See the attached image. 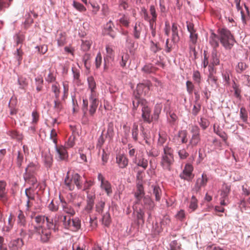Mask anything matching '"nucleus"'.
Segmentation results:
<instances>
[{
  "mask_svg": "<svg viewBox=\"0 0 250 250\" xmlns=\"http://www.w3.org/2000/svg\"><path fill=\"white\" fill-rule=\"evenodd\" d=\"M64 183L70 190L74 189L75 185L78 189L83 190H86L92 185L91 181H87L78 173H74L70 176L68 172L64 179Z\"/></svg>",
  "mask_w": 250,
  "mask_h": 250,
  "instance_id": "obj_1",
  "label": "nucleus"
},
{
  "mask_svg": "<svg viewBox=\"0 0 250 250\" xmlns=\"http://www.w3.org/2000/svg\"><path fill=\"white\" fill-rule=\"evenodd\" d=\"M134 196L135 197V201L134 205H140L149 210H151L154 208V204L153 201L149 196H145V191L142 184H137Z\"/></svg>",
  "mask_w": 250,
  "mask_h": 250,
  "instance_id": "obj_2",
  "label": "nucleus"
},
{
  "mask_svg": "<svg viewBox=\"0 0 250 250\" xmlns=\"http://www.w3.org/2000/svg\"><path fill=\"white\" fill-rule=\"evenodd\" d=\"M173 162V149L167 146H165L163 148V153L161 156L160 165L164 170L170 171Z\"/></svg>",
  "mask_w": 250,
  "mask_h": 250,
  "instance_id": "obj_3",
  "label": "nucleus"
},
{
  "mask_svg": "<svg viewBox=\"0 0 250 250\" xmlns=\"http://www.w3.org/2000/svg\"><path fill=\"white\" fill-rule=\"evenodd\" d=\"M56 136L57 133L55 130L53 129L50 133V138L55 144L56 159L58 161H66L68 156L66 147L62 146L59 147L57 146V140L55 138Z\"/></svg>",
  "mask_w": 250,
  "mask_h": 250,
  "instance_id": "obj_4",
  "label": "nucleus"
},
{
  "mask_svg": "<svg viewBox=\"0 0 250 250\" xmlns=\"http://www.w3.org/2000/svg\"><path fill=\"white\" fill-rule=\"evenodd\" d=\"M220 40L223 46L226 49H230L234 45L235 40L230 32L227 29L220 30Z\"/></svg>",
  "mask_w": 250,
  "mask_h": 250,
  "instance_id": "obj_5",
  "label": "nucleus"
},
{
  "mask_svg": "<svg viewBox=\"0 0 250 250\" xmlns=\"http://www.w3.org/2000/svg\"><path fill=\"white\" fill-rule=\"evenodd\" d=\"M33 232L40 238L42 243H47L51 237V230L45 226H34Z\"/></svg>",
  "mask_w": 250,
  "mask_h": 250,
  "instance_id": "obj_6",
  "label": "nucleus"
},
{
  "mask_svg": "<svg viewBox=\"0 0 250 250\" xmlns=\"http://www.w3.org/2000/svg\"><path fill=\"white\" fill-rule=\"evenodd\" d=\"M189 129L191 136L188 147L193 148L198 145L201 142L200 129L196 125H191Z\"/></svg>",
  "mask_w": 250,
  "mask_h": 250,
  "instance_id": "obj_7",
  "label": "nucleus"
},
{
  "mask_svg": "<svg viewBox=\"0 0 250 250\" xmlns=\"http://www.w3.org/2000/svg\"><path fill=\"white\" fill-rule=\"evenodd\" d=\"M97 179L100 183L101 189L104 191L108 196H110L113 192L111 183L105 179L104 176L101 173H98Z\"/></svg>",
  "mask_w": 250,
  "mask_h": 250,
  "instance_id": "obj_8",
  "label": "nucleus"
},
{
  "mask_svg": "<svg viewBox=\"0 0 250 250\" xmlns=\"http://www.w3.org/2000/svg\"><path fill=\"white\" fill-rule=\"evenodd\" d=\"M230 191V186L223 184L220 190V203L222 206H226L228 204V196Z\"/></svg>",
  "mask_w": 250,
  "mask_h": 250,
  "instance_id": "obj_9",
  "label": "nucleus"
},
{
  "mask_svg": "<svg viewBox=\"0 0 250 250\" xmlns=\"http://www.w3.org/2000/svg\"><path fill=\"white\" fill-rule=\"evenodd\" d=\"M193 171V167L189 164H187L183 170V172L180 174L181 179L190 181L193 178L192 172Z\"/></svg>",
  "mask_w": 250,
  "mask_h": 250,
  "instance_id": "obj_10",
  "label": "nucleus"
},
{
  "mask_svg": "<svg viewBox=\"0 0 250 250\" xmlns=\"http://www.w3.org/2000/svg\"><path fill=\"white\" fill-rule=\"evenodd\" d=\"M207 182L208 177L207 175L203 173L201 177L198 178L197 179L195 186L192 188V190L195 192H198L200 190L201 187H204L206 185Z\"/></svg>",
  "mask_w": 250,
  "mask_h": 250,
  "instance_id": "obj_11",
  "label": "nucleus"
},
{
  "mask_svg": "<svg viewBox=\"0 0 250 250\" xmlns=\"http://www.w3.org/2000/svg\"><path fill=\"white\" fill-rule=\"evenodd\" d=\"M42 158L45 167H50L52 164L53 158L49 149L44 150L42 152Z\"/></svg>",
  "mask_w": 250,
  "mask_h": 250,
  "instance_id": "obj_12",
  "label": "nucleus"
},
{
  "mask_svg": "<svg viewBox=\"0 0 250 250\" xmlns=\"http://www.w3.org/2000/svg\"><path fill=\"white\" fill-rule=\"evenodd\" d=\"M132 162L137 166L141 167L144 169H146L148 166L147 160L145 159L141 154H138V156L135 157L133 159Z\"/></svg>",
  "mask_w": 250,
  "mask_h": 250,
  "instance_id": "obj_13",
  "label": "nucleus"
},
{
  "mask_svg": "<svg viewBox=\"0 0 250 250\" xmlns=\"http://www.w3.org/2000/svg\"><path fill=\"white\" fill-rule=\"evenodd\" d=\"M144 208H145L144 206L140 205H133V209L134 212L136 213V218L139 223L142 222L144 223V216L145 214Z\"/></svg>",
  "mask_w": 250,
  "mask_h": 250,
  "instance_id": "obj_14",
  "label": "nucleus"
},
{
  "mask_svg": "<svg viewBox=\"0 0 250 250\" xmlns=\"http://www.w3.org/2000/svg\"><path fill=\"white\" fill-rule=\"evenodd\" d=\"M141 110L142 112V117L144 121L148 123H151L152 120V118H151L150 117L151 110L148 107L147 103L141 108Z\"/></svg>",
  "mask_w": 250,
  "mask_h": 250,
  "instance_id": "obj_15",
  "label": "nucleus"
},
{
  "mask_svg": "<svg viewBox=\"0 0 250 250\" xmlns=\"http://www.w3.org/2000/svg\"><path fill=\"white\" fill-rule=\"evenodd\" d=\"M106 54L104 57V69L105 70L107 68V63L109 60H112L114 57V52L112 47L109 45L106 46Z\"/></svg>",
  "mask_w": 250,
  "mask_h": 250,
  "instance_id": "obj_16",
  "label": "nucleus"
},
{
  "mask_svg": "<svg viewBox=\"0 0 250 250\" xmlns=\"http://www.w3.org/2000/svg\"><path fill=\"white\" fill-rule=\"evenodd\" d=\"M39 168V166L37 162H30L25 168L24 175H35Z\"/></svg>",
  "mask_w": 250,
  "mask_h": 250,
  "instance_id": "obj_17",
  "label": "nucleus"
},
{
  "mask_svg": "<svg viewBox=\"0 0 250 250\" xmlns=\"http://www.w3.org/2000/svg\"><path fill=\"white\" fill-rule=\"evenodd\" d=\"M116 163L120 168H124L128 165V160L124 154H118L116 156Z\"/></svg>",
  "mask_w": 250,
  "mask_h": 250,
  "instance_id": "obj_18",
  "label": "nucleus"
},
{
  "mask_svg": "<svg viewBox=\"0 0 250 250\" xmlns=\"http://www.w3.org/2000/svg\"><path fill=\"white\" fill-rule=\"evenodd\" d=\"M149 90V86L148 84L139 83L137 85L136 88L137 96L140 97L143 95H146L148 93Z\"/></svg>",
  "mask_w": 250,
  "mask_h": 250,
  "instance_id": "obj_19",
  "label": "nucleus"
},
{
  "mask_svg": "<svg viewBox=\"0 0 250 250\" xmlns=\"http://www.w3.org/2000/svg\"><path fill=\"white\" fill-rule=\"evenodd\" d=\"M146 103V100L138 97L137 95H135V98L132 101L133 110H136L139 107L142 108Z\"/></svg>",
  "mask_w": 250,
  "mask_h": 250,
  "instance_id": "obj_20",
  "label": "nucleus"
},
{
  "mask_svg": "<svg viewBox=\"0 0 250 250\" xmlns=\"http://www.w3.org/2000/svg\"><path fill=\"white\" fill-rule=\"evenodd\" d=\"M172 37L171 41L173 44L177 43L180 40V37L178 34V25L173 23L171 27Z\"/></svg>",
  "mask_w": 250,
  "mask_h": 250,
  "instance_id": "obj_21",
  "label": "nucleus"
},
{
  "mask_svg": "<svg viewBox=\"0 0 250 250\" xmlns=\"http://www.w3.org/2000/svg\"><path fill=\"white\" fill-rule=\"evenodd\" d=\"M5 187L6 183L3 181H0V200L2 202H6L8 199Z\"/></svg>",
  "mask_w": 250,
  "mask_h": 250,
  "instance_id": "obj_22",
  "label": "nucleus"
},
{
  "mask_svg": "<svg viewBox=\"0 0 250 250\" xmlns=\"http://www.w3.org/2000/svg\"><path fill=\"white\" fill-rule=\"evenodd\" d=\"M61 207L63 212L67 214H70L71 216H73L75 214V210L69 204H67L65 201H63L62 200H61Z\"/></svg>",
  "mask_w": 250,
  "mask_h": 250,
  "instance_id": "obj_23",
  "label": "nucleus"
},
{
  "mask_svg": "<svg viewBox=\"0 0 250 250\" xmlns=\"http://www.w3.org/2000/svg\"><path fill=\"white\" fill-rule=\"evenodd\" d=\"M143 27L144 25L141 22H137L135 23L133 29V36L135 39L140 38Z\"/></svg>",
  "mask_w": 250,
  "mask_h": 250,
  "instance_id": "obj_24",
  "label": "nucleus"
},
{
  "mask_svg": "<svg viewBox=\"0 0 250 250\" xmlns=\"http://www.w3.org/2000/svg\"><path fill=\"white\" fill-rule=\"evenodd\" d=\"M17 222L18 226L21 227H23L26 225V218L23 212L21 210H19L18 211Z\"/></svg>",
  "mask_w": 250,
  "mask_h": 250,
  "instance_id": "obj_25",
  "label": "nucleus"
},
{
  "mask_svg": "<svg viewBox=\"0 0 250 250\" xmlns=\"http://www.w3.org/2000/svg\"><path fill=\"white\" fill-rule=\"evenodd\" d=\"M120 18L119 19L118 21L120 24L123 26L128 27L130 24V17L127 15L120 14Z\"/></svg>",
  "mask_w": 250,
  "mask_h": 250,
  "instance_id": "obj_26",
  "label": "nucleus"
},
{
  "mask_svg": "<svg viewBox=\"0 0 250 250\" xmlns=\"http://www.w3.org/2000/svg\"><path fill=\"white\" fill-rule=\"evenodd\" d=\"M81 226V220L78 217L72 219L71 224L69 230L76 231L79 230Z\"/></svg>",
  "mask_w": 250,
  "mask_h": 250,
  "instance_id": "obj_27",
  "label": "nucleus"
},
{
  "mask_svg": "<svg viewBox=\"0 0 250 250\" xmlns=\"http://www.w3.org/2000/svg\"><path fill=\"white\" fill-rule=\"evenodd\" d=\"M23 245V242L21 239L18 238L12 241L10 243V247L12 250H19L21 249Z\"/></svg>",
  "mask_w": 250,
  "mask_h": 250,
  "instance_id": "obj_28",
  "label": "nucleus"
},
{
  "mask_svg": "<svg viewBox=\"0 0 250 250\" xmlns=\"http://www.w3.org/2000/svg\"><path fill=\"white\" fill-rule=\"evenodd\" d=\"M209 42L211 46L213 47V49H215L219 46V38L217 35L212 32L209 37Z\"/></svg>",
  "mask_w": 250,
  "mask_h": 250,
  "instance_id": "obj_29",
  "label": "nucleus"
},
{
  "mask_svg": "<svg viewBox=\"0 0 250 250\" xmlns=\"http://www.w3.org/2000/svg\"><path fill=\"white\" fill-rule=\"evenodd\" d=\"M95 196L93 195L88 194L87 200V205L85 208V209L87 212H90L94 205Z\"/></svg>",
  "mask_w": 250,
  "mask_h": 250,
  "instance_id": "obj_30",
  "label": "nucleus"
},
{
  "mask_svg": "<svg viewBox=\"0 0 250 250\" xmlns=\"http://www.w3.org/2000/svg\"><path fill=\"white\" fill-rule=\"evenodd\" d=\"M89 101L90 103L89 112L90 115L92 116L96 111L99 104V100H89Z\"/></svg>",
  "mask_w": 250,
  "mask_h": 250,
  "instance_id": "obj_31",
  "label": "nucleus"
},
{
  "mask_svg": "<svg viewBox=\"0 0 250 250\" xmlns=\"http://www.w3.org/2000/svg\"><path fill=\"white\" fill-rule=\"evenodd\" d=\"M163 107V105L161 103L157 104L155 105L153 114L152 116V119L157 120L159 116V114H160L162 108Z\"/></svg>",
  "mask_w": 250,
  "mask_h": 250,
  "instance_id": "obj_32",
  "label": "nucleus"
},
{
  "mask_svg": "<svg viewBox=\"0 0 250 250\" xmlns=\"http://www.w3.org/2000/svg\"><path fill=\"white\" fill-rule=\"evenodd\" d=\"M245 7L246 10V13H245L243 10L241 11V20L244 25L247 24V22L250 19V12L248 7L245 5Z\"/></svg>",
  "mask_w": 250,
  "mask_h": 250,
  "instance_id": "obj_33",
  "label": "nucleus"
},
{
  "mask_svg": "<svg viewBox=\"0 0 250 250\" xmlns=\"http://www.w3.org/2000/svg\"><path fill=\"white\" fill-rule=\"evenodd\" d=\"M24 179L27 183L35 186L37 183V180L35 175H24Z\"/></svg>",
  "mask_w": 250,
  "mask_h": 250,
  "instance_id": "obj_34",
  "label": "nucleus"
},
{
  "mask_svg": "<svg viewBox=\"0 0 250 250\" xmlns=\"http://www.w3.org/2000/svg\"><path fill=\"white\" fill-rule=\"evenodd\" d=\"M198 207V200L196 197L193 195L190 200L188 208L191 211H194Z\"/></svg>",
  "mask_w": 250,
  "mask_h": 250,
  "instance_id": "obj_35",
  "label": "nucleus"
},
{
  "mask_svg": "<svg viewBox=\"0 0 250 250\" xmlns=\"http://www.w3.org/2000/svg\"><path fill=\"white\" fill-rule=\"evenodd\" d=\"M211 62V63H212L213 65H217L219 64V58L217 55V52L216 49H213L212 51Z\"/></svg>",
  "mask_w": 250,
  "mask_h": 250,
  "instance_id": "obj_36",
  "label": "nucleus"
},
{
  "mask_svg": "<svg viewBox=\"0 0 250 250\" xmlns=\"http://www.w3.org/2000/svg\"><path fill=\"white\" fill-rule=\"evenodd\" d=\"M150 14L151 15V18L148 20L149 23H154L157 19V15L156 12V9L154 5H151L149 9Z\"/></svg>",
  "mask_w": 250,
  "mask_h": 250,
  "instance_id": "obj_37",
  "label": "nucleus"
},
{
  "mask_svg": "<svg viewBox=\"0 0 250 250\" xmlns=\"http://www.w3.org/2000/svg\"><path fill=\"white\" fill-rule=\"evenodd\" d=\"M23 52L21 50V46L19 47H17L16 52L14 53V56L16 60L18 61V64H20L21 61L22 59Z\"/></svg>",
  "mask_w": 250,
  "mask_h": 250,
  "instance_id": "obj_38",
  "label": "nucleus"
},
{
  "mask_svg": "<svg viewBox=\"0 0 250 250\" xmlns=\"http://www.w3.org/2000/svg\"><path fill=\"white\" fill-rule=\"evenodd\" d=\"M87 82L88 85V90H96V82L92 77H89L87 78Z\"/></svg>",
  "mask_w": 250,
  "mask_h": 250,
  "instance_id": "obj_39",
  "label": "nucleus"
},
{
  "mask_svg": "<svg viewBox=\"0 0 250 250\" xmlns=\"http://www.w3.org/2000/svg\"><path fill=\"white\" fill-rule=\"evenodd\" d=\"M152 187L153 188V194L155 195L156 201H160L162 195L161 188L158 186H152Z\"/></svg>",
  "mask_w": 250,
  "mask_h": 250,
  "instance_id": "obj_40",
  "label": "nucleus"
},
{
  "mask_svg": "<svg viewBox=\"0 0 250 250\" xmlns=\"http://www.w3.org/2000/svg\"><path fill=\"white\" fill-rule=\"evenodd\" d=\"M111 223V218L108 212L104 214L102 217V224L106 227H108Z\"/></svg>",
  "mask_w": 250,
  "mask_h": 250,
  "instance_id": "obj_41",
  "label": "nucleus"
},
{
  "mask_svg": "<svg viewBox=\"0 0 250 250\" xmlns=\"http://www.w3.org/2000/svg\"><path fill=\"white\" fill-rule=\"evenodd\" d=\"M126 43L127 47L129 49L131 53L135 48V42L129 36L126 38Z\"/></svg>",
  "mask_w": 250,
  "mask_h": 250,
  "instance_id": "obj_42",
  "label": "nucleus"
},
{
  "mask_svg": "<svg viewBox=\"0 0 250 250\" xmlns=\"http://www.w3.org/2000/svg\"><path fill=\"white\" fill-rule=\"evenodd\" d=\"M178 136L181 138V143L183 144L186 143L188 142L187 132L185 130H182L178 132Z\"/></svg>",
  "mask_w": 250,
  "mask_h": 250,
  "instance_id": "obj_43",
  "label": "nucleus"
},
{
  "mask_svg": "<svg viewBox=\"0 0 250 250\" xmlns=\"http://www.w3.org/2000/svg\"><path fill=\"white\" fill-rule=\"evenodd\" d=\"M82 49L84 51L88 50L91 45L92 41L90 40H82Z\"/></svg>",
  "mask_w": 250,
  "mask_h": 250,
  "instance_id": "obj_44",
  "label": "nucleus"
},
{
  "mask_svg": "<svg viewBox=\"0 0 250 250\" xmlns=\"http://www.w3.org/2000/svg\"><path fill=\"white\" fill-rule=\"evenodd\" d=\"M198 123L200 126L203 130H205L209 125V121L207 119L203 118H201Z\"/></svg>",
  "mask_w": 250,
  "mask_h": 250,
  "instance_id": "obj_45",
  "label": "nucleus"
},
{
  "mask_svg": "<svg viewBox=\"0 0 250 250\" xmlns=\"http://www.w3.org/2000/svg\"><path fill=\"white\" fill-rule=\"evenodd\" d=\"M189 38V45L191 47L196 43L198 38V35L196 32L191 33L190 34Z\"/></svg>",
  "mask_w": 250,
  "mask_h": 250,
  "instance_id": "obj_46",
  "label": "nucleus"
},
{
  "mask_svg": "<svg viewBox=\"0 0 250 250\" xmlns=\"http://www.w3.org/2000/svg\"><path fill=\"white\" fill-rule=\"evenodd\" d=\"M138 126L136 124H134L132 129V136L135 141L138 140Z\"/></svg>",
  "mask_w": 250,
  "mask_h": 250,
  "instance_id": "obj_47",
  "label": "nucleus"
},
{
  "mask_svg": "<svg viewBox=\"0 0 250 250\" xmlns=\"http://www.w3.org/2000/svg\"><path fill=\"white\" fill-rule=\"evenodd\" d=\"M146 154L149 157H156L159 155V151L155 148H152L149 150H146Z\"/></svg>",
  "mask_w": 250,
  "mask_h": 250,
  "instance_id": "obj_48",
  "label": "nucleus"
},
{
  "mask_svg": "<svg viewBox=\"0 0 250 250\" xmlns=\"http://www.w3.org/2000/svg\"><path fill=\"white\" fill-rule=\"evenodd\" d=\"M46 217L44 215H38L34 217L35 222L38 224V226H42L44 223Z\"/></svg>",
  "mask_w": 250,
  "mask_h": 250,
  "instance_id": "obj_49",
  "label": "nucleus"
},
{
  "mask_svg": "<svg viewBox=\"0 0 250 250\" xmlns=\"http://www.w3.org/2000/svg\"><path fill=\"white\" fill-rule=\"evenodd\" d=\"M240 116L244 122H247L248 120V114L246 109L244 107L240 108Z\"/></svg>",
  "mask_w": 250,
  "mask_h": 250,
  "instance_id": "obj_50",
  "label": "nucleus"
},
{
  "mask_svg": "<svg viewBox=\"0 0 250 250\" xmlns=\"http://www.w3.org/2000/svg\"><path fill=\"white\" fill-rule=\"evenodd\" d=\"M129 55L126 53H123L122 55V60L120 62L121 66L124 67L126 65V64L128 60Z\"/></svg>",
  "mask_w": 250,
  "mask_h": 250,
  "instance_id": "obj_51",
  "label": "nucleus"
},
{
  "mask_svg": "<svg viewBox=\"0 0 250 250\" xmlns=\"http://www.w3.org/2000/svg\"><path fill=\"white\" fill-rule=\"evenodd\" d=\"M247 67V66L245 62H238L236 67V72L238 73H241L244 70H245L246 69Z\"/></svg>",
  "mask_w": 250,
  "mask_h": 250,
  "instance_id": "obj_52",
  "label": "nucleus"
},
{
  "mask_svg": "<svg viewBox=\"0 0 250 250\" xmlns=\"http://www.w3.org/2000/svg\"><path fill=\"white\" fill-rule=\"evenodd\" d=\"M15 40L17 45L18 46L19 44L22 43L23 41L24 40V37L22 34L19 33L15 36Z\"/></svg>",
  "mask_w": 250,
  "mask_h": 250,
  "instance_id": "obj_53",
  "label": "nucleus"
},
{
  "mask_svg": "<svg viewBox=\"0 0 250 250\" xmlns=\"http://www.w3.org/2000/svg\"><path fill=\"white\" fill-rule=\"evenodd\" d=\"M170 250H180L181 245L176 240H174L170 243Z\"/></svg>",
  "mask_w": 250,
  "mask_h": 250,
  "instance_id": "obj_54",
  "label": "nucleus"
},
{
  "mask_svg": "<svg viewBox=\"0 0 250 250\" xmlns=\"http://www.w3.org/2000/svg\"><path fill=\"white\" fill-rule=\"evenodd\" d=\"M8 134L13 139H16L18 140H20L22 139L21 136L15 130L9 131Z\"/></svg>",
  "mask_w": 250,
  "mask_h": 250,
  "instance_id": "obj_55",
  "label": "nucleus"
},
{
  "mask_svg": "<svg viewBox=\"0 0 250 250\" xmlns=\"http://www.w3.org/2000/svg\"><path fill=\"white\" fill-rule=\"evenodd\" d=\"M193 79L197 83H200L201 82V75L200 72L197 71H194L193 73Z\"/></svg>",
  "mask_w": 250,
  "mask_h": 250,
  "instance_id": "obj_56",
  "label": "nucleus"
},
{
  "mask_svg": "<svg viewBox=\"0 0 250 250\" xmlns=\"http://www.w3.org/2000/svg\"><path fill=\"white\" fill-rule=\"evenodd\" d=\"M18 83L20 85V87L24 89L27 85V82L25 78L23 77H20L18 79Z\"/></svg>",
  "mask_w": 250,
  "mask_h": 250,
  "instance_id": "obj_57",
  "label": "nucleus"
},
{
  "mask_svg": "<svg viewBox=\"0 0 250 250\" xmlns=\"http://www.w3.org/2000/svg\"><path fill=\"white\" fill-rule=\"evenodd\" d=\"M73 5L76 9L79 11L83 12L86 10V8L83 4L75 1H73Z\"/></svg>",
  "mask_w": 250,
  "mask_h": 250,
  "instance_id": "obj_58",
  "label": "nucleus"
},
{
  "mask_svg": "<svg viewBox=\"0 0 250 250\" xmlns=\"http://www.w3.org/2000/svg\"><path fill=\"white\" fill-rule=\"evenodd\" d=\"M105 206L104 202L103 201H99L96 206V211L99 213H102Z\"/></svg>",
  "mask_w": 250,
  "mask_h": 250,
  "instance_id": "obj_59",
  "label": "nucleus"
},
{
  "mask_svg": "<svg viewBox=\"0 0 250 250\" xmlns=\"http://www.w3.org/2000/svg\"><path fill=\"white\" fill-rule=\"evenodd\" d=\"M232 88L234 91L235 96L237 98L240 97L241 91L239 87V85L234 82L232 84Z\"/></svg>",
  "mask_w": 250,
  "mask_h": 250,
  "instance_id": "obj_60",
  "label": "nucleus"
},
{
  "mask_svg": "<svg viewBox=\"0 0 250 250\" xmlns=\"http://www.w3.org/2000/svg\"><path fill=\"white\" fill-rule=\"evenodd\" d=\"M99 93L97 90L90 91L89 100H99Z\"/></svg>",
  "mask_w": 250,
  "mask_h": 250,
  "instance_id": "obj_61",
  "label": "nucleus"
},
{
  "mask_svg": "<svg viewBox=\"0 0 250 250\" xmlns=\"http://www.w3.org/2000/svg\"><path fill=\"white\" fill-rule=\"evenodd\" d=\"M72 71L73 75V78L75 81H78L80 78V70L79 69L75 68V67H72Z\"/></svg>",
  "mask_w": 250,
  "mask_h": 250,
  "instance_id": "obj_62",
  "label": "nucleus"
},
{
  "mask_svg": "<svg viewBox=\"0 0 250 250\" xmlns=\"http://www.w3.org/2000/svg\"><path fill=\"white\" fill-rule=\"evenodd\" d=\"M178 155L181 159H185L188 156V153L183 148L178 151Z\"/></svg>",
  "mask_w": 250,
  "mask_h": 250,
  "instance_id": "obj_63",
  "label": "nucleus"
},
{
  "mask_svg": "<svg viewBox=\"0 0 250 250\" xmlns=\"http://www.w3.org/2000/svg\"><path fill=\"white\" fill-rule=\"evenodd\" d=\"M51 89L52 91L54 93L56 98H58L60 95V89L59 85L56 83L53 84L52 85Z\"/></svg>",
  "mask_w": 250,
  "mask_h": 250,
  "instance_id": "obj_64",
  "label": "nucleus"
}]
</instances>
